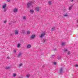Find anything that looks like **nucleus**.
I'll use <instances>...</instances> for the list:
<instances>
[{"label": "nucleus", "mask_w": 78, "mask_h": 78, "mask_svg": "<svg viewBox=\"0 0 78 78\" xmlns=\"http://www.w3.org/2000/svg\"><path fill=\"white\" fill-rule=\"evenodd\" d=\"M27 8H29L31 5V3L28 2L27 3Z\"/></svg>", "instance_id": "1"}, {"label": "nucleus", "mask_w": 78, "mask_h": 78, "mask_svg": "<svg viewBox=\"0 0 78 78\" xmlns=\"http://www.w3.org/2000/svg\"><path fill=\"white\" fill-rule=\"evenodd\" d=\"M39 9H40V8L38 7H37L36 8H35V11L37 12H39Z\"/></svg>", "instance_id": "2"}, {"label": "nucleus", "mask_w": 78, "mask_h": 78, "mask_svg": "<svg viewBox=\"0 0 78 78\" xmlns=\"http://www.w3.org/2000/svg\"><path fill=\"white\" fill-rule=\"evenodd\" d=\"M44 35H45V33H43L40 36V37L41 38H42V37H44Z\"/></svg>", "instance_id": "3"}, {"label": "nucleus", "mask_w": 78, "mask_h": 78, "mask_svg": "<svg viewBox=\"0 0 78 78\" xmlns=\"http://www.w3.org/2000/svg\"><path fill=\"white\" fill-rule=\"evenodd\" d=\"M13 11L14 12H16L17 11V9L16 8H14L13 9Z\"/></svg>", "instance_id": "4"}, {"label": "nucleus", "mask_w": 78, "mask_h": 78, "mask_svg": "<svg viewBox=\"0 0 78 78\" xmlns=\"http://www.w3.org/2000/svg\"><path fill=\"white\" fill-rule=\"evenodd\" d=\"M19 33V32L18 31L16 30L15 31V34H18Z\"/></svg>", "instance_id": "5"}, {"label": "nucleus", "mask_w": 78, "mask_h": 78, "mask_svg": "<svg viewBox=\"0 0 78 78\" xmlns=\"http://www.w3.org/2000/svg\"><path fill=\"white\" fill-rule=\"evenodd\" d=\"M35 38V35H32L31 37V39H34V38Z\"/></svg>", "instance_id": "6"}, {"label": "nucleus", "mask_w": 78, "mask_h": 78, "mask_svg": "<svg viewBox=\"0 0 78 78\" xmlns=\"http://www.w3.org/2000/svg\"><path fill=\"white\" fill-rule=\"evenodd\" d=\"M30 47H31V45H28L27 46V48H30Z\"/></svg>", "instance_id": "7"}, {"label": "nucleus", "mask_w": 78, "mask_h": 78, "mask_svg": "<svg viewBox=\"0 0 78 78\" xmlns=\"http://www.w3.org/2000/svg\"><path fill=\"white\" fill-rule=\"evenodd\" d=\"M51 3H52V2L51 1H49L48 2V4L49 5H51Z\"/></svg>", "instance_id": "8"}, {"label": "nucleus", "mask_w": 78, "mask_h": 78, "mask_svg": "<svg viewBox=\"0 0 78 78\" xmlns=\"http://www.w3.org/2000/svg\"><path fill=\"white\" fill-rule=\"evenodd\" d=\"M6 4H5L4 5L2 6V8H6Z\"/></svg>", "instance_id": "9"}, {"label": "nucleus", "mask_w": 78, "mask_h": 78, "mask_svg": "<svg viewBox=\"0 0 78 78\" xmlns=\"http://www.w3.org/2000/svg\"><path fill=\"white\" fill-rule=\"evenodd\" d=\"M55 27H52V29H51V31H54L55 30Z\"/></svg>", "instance_id": "10"}, {"label": "nucleus", "mask_w": 78, "mask_h": 78, "mask_svg": "<svg viewBox=\"0 0 78 78\" xmlns=\"http://www.w3.org/2000/svg\"><path fill=\"white\" fill-rule=\"evenodd\" d=\"M63 16L64 17H67L68 16V15L66 14H65Z\"/></svg>", "instance_id": "11"}, {"label": "nucleus", "mask_w": 78, "mask_h": 78, "mask_svg": "<svg viewBox=\"0 0 78 78\" xmlns=\"http://www.w3.org/2000/svg\"><path fill=\"white\" fill-rule=\"evenodd\" d=\"M62 46L64 47V43H63L61 44Z\"/></svg>", "instance_id": "12"}, {"label": "nucleus", "mask_w": 78, "mask_h": 78, "mask_svg": "<svg viewBox=\"0 0 78 78\" xmlns=\"http://www.w3.org/2000/svg\"><path fill=\"white\" fill-rule=\"evenodd\" d=\"M6 69H10V67H7L6 68Z\"/></svg>", "instance_id": "13"}, {"label": "nucleus", "mask_w": 78, "mask_h": 78, "mask_svg": "<svg viewBox=\"0 0 78 78\" xmlns=\"http://www.w3.org/2000/svg\"><path fill=\"white\" fill-rule=\"evenodd\" d=\"M30 12H33L34 11L33 10H31L30 11Z\"/></svg>", "instance_id": "14"}, {"label": "nucleus", "mask_w": 78, "mask_h": 78, "mask_svg": "<svg viewBox=\"0 0 78 78\" xmlns=\"http://www.w3.org/2000/svg\"><path fill=\"white\" fill-rule=\"evenodd\" d=\"M62 70H63V69H62V68H61L60 69V73H61V72H62Z\"/></svg>", "instance_id": "15"}, {"label": "nucleus", "mask_w": 78, "mask_h": 78, "mask_svg": "<svg viewBox=\"0 0 78 78\" xmlns=\"http://www.w3.org/2000/svg\"><path fill=\"white\" fill-rule=\"evenodd\" d=\"M23 20H25L26 18L25 16H23Z\"/></svg>", "instance_id": "16"}, {"label": "nucleus", "mask_w": 78, "mask_h": 78, "mask_svg": "<svg viewBox=\"0 0 78 78\" xmlns=\"http://www.w3.org/2000/svg\"><path fill=\"white\" fill-rule=\"evenodd\" d=\"M75 67H78V64H76L75 66Z\"/></svg>", "instance_id": "17"}, {"label": "nucleus", "mask_w": 78, "mask_h": 78, "mask_svg": "<svg viewBox=\"0 0 78 78\" xmlns=\"http://www.w3.org/2000/svg\"><path fill=\"white\" fill-rule=\"evenodd\" d=\"M20 44H18L17 47H20Z\"/></svg>", "instance_id": "18"}, {"label": "nucleus", "mask_w": 78, "mask_h": 78, "mask_svg": "<svg viewBox=\"0 0 78 78\" xmlns=\"http://www.w3.org/2000/svg\"><path fill=\"white\" fill-rule=\"evenodd\" d=\"M29 76H30V75L29 74H28L26 75V77L27 78H29Z\"/></svg>", "instance_id": "19"}, {"label": "nucleus", "mask_w": 78, "mask_h": 78, "mask_svg": "<svg viewBox=\"0 0 78 78\" xmlns=\"http://www.w3.org/2000/svg\"><path fill=\"white\" fill-rule=\"evenodd\" d=\"M21 55V53H19V54H18V56L19 57L20 56V55Z\"/></svg>", "instance_id": "20"}, {"label": "nucleus", "mask_w": 78, "mask_h": 78, "mask_svg": "<svg viewBox=\"0 0 78 78\" xmlns=\"http://www.w3.org/2000/svg\"><path fill=\"white\" fill-rule=\"evenodd\" d=\"M67 51V50L66 49H65L64 51V52H66Z\"/></svg>", "instance_id": "21"}, {"label": "nucleus", "mask_w": 78, "mask_h": 78, "mask_svg": "<svg viewBox=\"0 0 78 78\" xmlns=\"http://www.w3.org/2000/svg\"><path fill=\"white\" fill-rule=\"evenodd\" d=\"M30 31H28L27 32V34H30Z\"/></svg>", "instance_id": "22"}, {"label": "nucleus", "mask_w": 78, "mask_h": 78, "mask_svg": "<svg viewBox=\"0 0 78 78\" xmlns=\"http://www.w3.org/2000/svg\"><path fill=\"white\" fill-rule=\"evenodd\" d=\"M72 6H71L69 9V10H72Z\"/></svg>", "instance_id": "23"}, {"label": "nucleus", "mask_w": 78, "mask_h": 78, "mask_svg": "<svg viewBox=\"0 0 78 78\" xmlns=\"http://www.w3.org/2000/svg\"><path fill=\"white\" fill-rule=\"evenodd\" d=\"M7 22V21L6 20H5V21H4V23L5 24V23H6V22Z\"/></svg>", "instance_id": "24"}, {"label": "nucleus", "mask_w": 78, "mask_h": 78, "mask_svg": "<svg viewBox=\"0 0 78 78\" xmlns=\"http://www.w3.org/2000/svg\"><path fill=\"white\" fill-rule=\"evenodd\" d=\"M70 51H69L68 53V55H70Z\"/></svg>", "instance_id": "25"}, {"label": "nucleus", "mask_w": 78, "mask_h": 78, "mask_svg": "<svg viewBox=\"0 0 78 78\" xmlns=\"http://www.w3.org/2000/svg\"><path fill=\"white\" fill-rule=\"evenodd\" d=\"M4 12H6V9H5L4 10Z\"/></svg>", "instance_id": "26"}, {"label": "nucleus", "mask_w": 78, "mask_h": 78, "mask_svg": "<svg viewBox=\"0 0 78 78\" xmlns=\"http://www.w3.org/2000/svg\"><path fill=\"white\" fill-rule=\"evenodd\" d=\"M56 62H54V65H56Z\"/></svg>", "instance_id": "27"}, {"label": "nucleus", "mask_w": 78, "mask_h": 78, "mask_svg": "<svg viewBox=\"0 0 78 78\" xmlns=\"http://www.w3.org/2000/svg\"><path fill=\"white\" fill-rule=\"evenodd\" d=\"M22 66V63H21V64L20 65V66Z\"/></svg>", "instance_id": "28"}, {"label": "nucleus", "mask_w": 78, "mask_h": 78, "mask_svg": "<svg viewBox=\"0 0 78 78\" xmlns=\"http://www.w3.org/2000/svg\"><path fill=\"white\" fill-rule=\"evenodd\" d=\"M13 76H16V74H13Z\"/></svg>", "instance_id": "29"}, {"label": "nucleus", "mask_w": 78, "mask_h": 78, "mask_svg": "<svg viewBox=\"0 0 78 78\" xmlns=\"http://www.w3.org/2000/svg\"><path fill=\"white\" fill-rule=\"evenodd\" d=\"M6 1H7V2H9L10 0H6Z\"/></svg>", "instance_id": "30"}, {"label": "nucleus", "mask_w": 78, "mask_h": 78, "mask_svg": "<svg viewBox=\"0 0 78 78\" xmlns=\"http://www.w3.org/2000/svg\"><path fill=\"white\" fill-rule=\"evenodd\" d=\"M14 52H16V50H14Z\"/></svg>", "instance_id": "31"}, {"label": "nucleus", "mask_w": 78, "mask_h": 78, "mask_svg": "<svg viewBox=\"0 0 78 78\" xmlns=\"http://www.w3.org/2000/svg\"><path fill=\"white\" fill-rule=\"evenodd\" d=\"M71 0V2H73V0Z\"/></svg>", "instance_id": "32"}, {"label": "nucleus", "mask_w": 78, "mask_h": 78, "mask_svg": "<svg viewBox=\"0 0 78 78\" xmlns=\"http://www.w3.org/2000/svg\"><path fill=\"white\" fill-rule=\"evenodd\" d=\"M7 58H9V57H8Z\"/></svg>", "instance_id": "33"}, {"label": "nucleus", "mask_w": 78, "mask_h": 78, "mask_svg": "<svg viewBox=\"0 0 78 78\" xmlns=\"http://www.w3.org/2000/svg\"><path fill=\"white\" fill-rule=\"evenodd\" d=\"M77 23H78V20H77Z\"/></svg>", "instance_id": "34"}]
</instances>
